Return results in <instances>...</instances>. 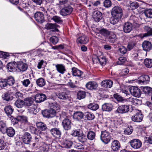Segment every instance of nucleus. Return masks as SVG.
<instances>
[{
	"label": "nucleus",
	"mask_w": 152,
	"mask_h": 152,
	"mask_svg": "<svg viewBox=\"0 0 152 152\" xmlns=\"http://www.w3.org/2000/svg\"><path fill=\"white\" fill-rule=\"evenodd\" d=\"M136 113L131 117L132 121L136 122H141L143 118V115L141 113V111L137 110L135 109H132V111Z\"/></svg>",
	"instance_id": "obj_1"
},
{
	"label": "nucleus",
	"mask_w": 152,
	"mask_h": 152,
	"mask_svg": "<svg viewBox=\"0 0 152 152\" xmlns=\"http://www.w3.org/2000/svg\"><path fill=\"white\" fill-rule=\"evenodd\" d=\"M111 139V134L107 130L101 131L100 139L105 144H107L110 141Z\"/></svg>",
	"instance_id": "obj_2"
},
{
	"label": "nucleus",
	"mask_w": 152,
	"mask_h": 152,
	"mask_svg": "<svg viewBox=\"0 0 152 152\" xmlns=\"http://www.w3.org/2000/svg\"><path fill=\"white\" fill-rule=\"evenodd\" d=\"M111 14L112 16H116L121 18L123 15V10L119 6L114 7L111 10Z\"/></svg>",
	"instance_id": "obj_3"
},
{
	"label": "nucleus",
	"mask_w": 152,
	"mask_h": 152,
	"mask_svg": "<svg viewBox=\"0 0 152 152\" xmlns=\"http://www.w3.org/2000/svg\"><path fill=\"white\" fill-rule=\"evenodd\" d=\"M129 91L131 94L134 97H139L141 95V91L137 87H131L129 88Z\"/></svg>",
	"instance_id": "obj_4"
},
{
	"label": "nucleus",
	"mask_w": 152,
	"mask_h": 152,
	"mask_svg": "<svg viewBox=\"0 0 152 152\" xmlns=\"http://www.w3.org/2000/svg\"><path fill=\"white\" fill-rule=\"evenodd\" d=\"M70 119V117L67 116L62 122V125L63 127L66 130H69L71 128V122Z\"/></svg>",
	"instance_id": "obj_5"
},
{
	"label": "nucleus",
	"mask_w": 152,
	"mask_h": 152,
	"mask_svg": "<svg viewBox=\"0 0 152 152\" xmlns=\"http://www.w3.org/2000/svg\"><path fill=\"white\" fill-rule=\"evenodd\" d=\"M131 147L134 149L140 148L142 145L141 141L138 139H134L130 142Z\"/></svg>",
	"instance_id": "obj_6"
},
{
	"label": "nucleus",
	"mask_w": 152,
	"mask_h": 152,
	"mask_svg": "<svg viewBox=\"0 0 152 152\" xmlns=\"http://www.w3.org/2000/svg\"><path fill=\"white\" fill-rule=\"evenodd\" d=\"M56 111L51 108L49 110H45L42 112L43 116L46 118H52L55 116Z\"/></svg>",
	"instance_id": "obj_7"
},
{
	"label": "nucleus",
	"mask_w": 152,
	"mask_h": 152,
	"mask_svg": "<svg viewBox=\"0 0 152 152\" xmlns=\"http://www.w3.org/2000/svg\"><path fill=\"white\" fill-rule=\"evenodd\" d=\"M129 109V106L128 105H123L119 106L115 111L116 113H127Z\"/></svg>",
	"instance_id": "obj_8"
},
{
	"label": "nucleus",
	"mask_w": 152,
	"mask_h": 152,
	"mask_svg": "<svg viewBox=\"0 0 152 152\" xmlns=\"http://www.w3.org/2000/svg\"><path fill=\"white\" fill-rule=\"evenodd\" d=\"M72 8L71 6H69L65 7L62 9L60 11V13L63 16H66L70 14L72 12Z\"/></svg>",
	"instance_id": "obj_9"
},
{
	"label": "nucleus",
	"mask_w": 152,
	"mask_h": 152,
	"mask_svg": "<svg viewBox=\"0 0 152 152\" xmlns=\"http://www.w3.org/2000/svg\"><path fill=\"white\" fill-rule=\"evenodd\" d=\"M56 96L59 99L66 100L68 98L67 92L66 91H61L56 94Z\"/></svg>",
	"instance_id": "obj_10"
},
{
	"label": "nucleus",
	"mask_w": 152,
	"mask_h": 152,
	"mask_svg": "<svg viewBox=\"0 0 152 152\" xmlns=\"http://www.w3.org/2000/svg\"><path fill=\"white\" fill-rule=\"evenodd\" d=\"M22 139L23 142L25 144H28L31 141V136L29 133L26 132L22 136Z\"/></svg>",
	"instance_id": "obj_11"
},
{
	"label": "nucleus",
	"mask_w": 152,
	"mask_h": 152,
	"mask_svg": "<svg viewBox=\"0 0 152 152\" xmlns=\"http://www.w3.org/2000/svg\"><path fill=\"white\" fill-rule=\"evenodd\" d=\"M17 66L18 69L21 72H24L26 71L28 65L25 63L23 62L22 61H18L17 63Z\"/></svg>",
	"instance_id": "obj_12"
},
{
	"label": "nucleus",
	"mask_w": 152,
	"mask_h": 152,
	"mask_svg": "<svg viewBox=\"0 0 152 152\" xmlns=\"http://www.w3.org/2000/svg\"><path fill=\"white\" fill-rule=\"evenodd\" d=\"M46 95L43 94H36L35 96V101L37 103H40L46 99Z\"/></svg>",
	"instance_id": "obj_13"
},
{
	"label": "nucleus",
	"mask_w": 152,
	"mask_h": 152,
	"mask_svg": "<svg viewBox=\"0 0 152 152\" xmlns=\"http://www.w3.org/2000/svg\"><path fill=\"white\" fill-rule=\"evenodd\" d=\"M101 84L104 88H110L112 86L113 82L110 80H106L102 81Z\"/></svg>",
	"instance_id": "obj_14"
},
{
	"label": "nucleus",
	"mask_w": 152,
	"mask_h": 152,
	"mask_svg": "<svg viewBox=\"0 0 152 152\" xmlns=\"http://www.w3.org/2000/svg\"><path fill=\"white\" fill-rule=\"evenodd\" d=\"M149 77L148 75H145L140 77L138 82L140 84H146L149 83Z\"/></svg>",
	"instance_id": "obj_15"
},
{
	"label": "nucleus",
	"mask_w": 152,
	"mask_h": 152,
	"mask_svg": "<svg viewBox=\"0 0 152 152\" xmlns=\"http://www.w3.org/2000/svg\"><path fill=\"white\" fill-rule=\"evenodd\" d=\"M34 17L35 20L40 23H42L44 20L43 14L41 12H37L35 13Z\"/></svg>",
	"instance_id": "obj_16"
},
{
	"label": "nucleus",
	"mask_w": 152,
	"mask_h": 152,
	"mask_svg": "<svg viewBox=\"0 0 152 152\" xmlns=\"http://www.w3.org/2000/svg\"><path fill=\"white\" fill-rule=\"evenodd\" d=\"M86 87L88 89L95 90L98 87V84L94 81H90L86 84Z\"/></svg>",
	"instance_id": "obj_17"
},
{
	"label": "nucleus",
	"mask_w": 152,
	"mask_h": 152,
	"mask_svg": "<svg viewBox=\"0 0 152 152\" xmlns=\"http://www.w3.org/2000/svg\"><path fill=\"white\" fill-rule=\"evenodd\" d=\"M93 17L95 21L99 22L102 18V14L98 11H94L93 13Z\"/></svg>",
	"instance_id": "obj_18"
},
{
	"label": "nucleus",
	"mask_w": 152,
	"mask_h": 152,
	"mask_svg": "<svg viewBox=\"0 0 152 152\" xmlns=\"http://www.w3.org/2000/svg\"><path fill=\"white\" fill-rule=\"evenodd\" d=\"M132 25L129 22H126L124 23L123 26L124 31L126 33L130 32L132 29Z\"/></svg>",
	"instance_id": "obj_19"
},
{
	"label": "nucleus",
	"mask_w": 152,
	"mask_h": 152,
	"mask_svg": "<svg viewBox=\"0 0 152 152\" xmlns=\"http://www.w3.org/2000/svg\"><path fill=\"white\" fill-rule=\"evenodd\" d=\"M120 144L117 140H113L111 143V148L114 151H117L120 148Z\"/></svg>",
	"instance_id": "obj_20"
},
{
	"label": "nucleus",
	"mask_w": 152,
	"mask_h": 152,
	"mask_svg": "<svg viewBox=\"0 0 152 152\" xmlns=\"http://www.w3.org/2000/svg\"><path fill=\"white\" fill-rule=\"evenodd\" d=\"M142 46L143 50L146 51H149L152 47L151 43L148 41L144 42L142 44Z\"/></svg>",
	"instance_id": "obj_21"
},
{
	"label": "nucleus",
	"mask_w": 152,
	"mask_h": 152,
	"mask_svg": "<svg viewBox=\"0 0 152 152\" xmlns=\"http://www.w3.org/2000/svg\"><path fill=\"white\" fill-rule=\"evenodd\" d=\"M51 134L54 137L59 138L60 137L61 133L59 129L57 128H54L50 130Z\"/></svg>",
	"instance_id": "obj_22"
},
{
	"label": "nucleus",
	"mask_w": 152,
	"mask_h": 152,
	"mask_svg": "<svg viewBox=\"0 0 152 152\" xmlns=\"http://www.w3.org/2000/svg\"><path fill=\"white\" fill-rule=\"evenodd\" d=\"M73 116L74 120L79 121L83 118L84 114L82 112L78 111L75 113Z\"/></svg>",
	"instance_id": "obj_23"
},
{
	"label": "nucleus",
	"mask_w": 152,
	"mask_h": 152,
	"mask_svg": "<svg viewBox=\"0 0 152 152\" xmlns=\"http://www.w3.org/2000/svg\"><path fill=\"white\" fill-rule=\"evenodd\" d=\"M113 106L111 104L105 103L102 105V109L104 111H110L112 110Z\"/></svg>",
	"instance_id": "obj_24"
},
{
	"label": "nucleus",
	"mask_w": 152,
	"mask_h": 152,
	"mask_svg": "<svg viewBox=\"0 0 152 152\" xmlns=\"http://www.w3.org/2000/svg\"><path fill=\"white\" fill-rule=\"evenodd\" d=\"M17 63L14 62L8 63L7 65V68L10 72L15 70L17 68Z\"/></svg>",
	"instance_id": "obj_25"
},
{
	"label": "nucleus",
	"mask_w": 152,
	"mask_h": 152,
	"mask_svg": "<svg viewBox=\"0 0 152 152\" xmlns=\"http://www.w3.org/2000/svg\"><path fill=\"white\" fill-rule=\"evenodd\" d=\"M36 126L39 129L42 131H45L47 129L46 125L42 122L37 123Z\"/></svg>",
	"instance_id": "obj_26"
},
{
	"label": "nucleus",
	"mask_w": 152,
	"mask_h": 152,
	"mask_svg": "<svg viewBox=\"0 0 152 152\" xmlns=\"http://www.w3.org/2000/svg\"><path fill=\"white\" fill-rule=\"evenodd\" d=\"M57 71L59 73L63 74L66 70L65 66L62 64H57L56 66Z\"/></svg>",
	"instance_id": "obj_27"
},
{
	"label": "nucleus",
	"mask_w": 152,
	"mask_h": 152,
	"mask_svg": "<svg viewBox=\"0 0 152 152\" xmlns=\"http://www.w3.org/2000/svg\"><path fill=\"white\" fill-rule=\"evenodd\" d=\"M141 54L140 51L137 50L135 51L132 55V58L136 60H142Z\"/></svg>",
	"instance_id": "obj_28"
},
{
	"label": "nucleus",
	"mask_w": 152,
	"mask_h": 152,
	"mask_svg": "<svg viewBox=\"0 0 152 152\" xmlns=\"http://www.w3.org/2000/svg\"><path fill=\"white\" fill-rule=\"evenodd\" d=\"M88 42V39L85 35L79 37L77 39V42L81 44H86Z\"/></svg>",
	"instance_id": "obj_29"
},
{
	"label": "nucleus",
	"mask_w": 152,
	"mask_h": 152,
	"mask_svg": "<svg viewBox=\"0 0 152 152\" xmlns=\"http://www.w3.org/2000/svg\"><path fill=\"white\" fill-rule=\"evenodd\" d=\"M117 38L116 35L113 32H111L109 35L108 41L111 43H114L117 41Z\"/></svg>",
	"instance_id": "obj_30"
},
{
	"label": "nucleus",
	"mask_w": 152,
	"mask_h": 152,
	"mask_svg": "<svg viewBox=\"0 0 152 152\" xmlns=\"http://www.w3.org/2000/svg\"><path fill=\"white\" fill-rule=\"evenodd\" d=\"M51 146L50 144H47L44 143L40 147V149L42 152H48L49 151Z\"/></svg>",
	"instance_id": "obj_31"
},
{
	"label": "nucleus",
	"mask_w": 152,
	"mask_h": 152,
	"mask_svg": "<svg viewBox=\"0 0 152 152\" xmlns=\"http://www.w3.org/2000/svg\"><path fill=\"white\" fill-rule=\"evenodd\" d=\"M72 72L73 75L75 76L80 77L83 74L82 72L75 67L72 68Z\"/></svg>",
	"instance_id": "obj_32"
},
{
	"label": "nucleus",
	"mask_w": 152,
	"mask_h": 152,
	"mask_svg": "<svg viewBox=\"0 0 152 152\" xmlns=\"http://www.w3.org/2000/svg\"><path fill=\"white\" fill-rule=\"evenodd\" d=\"M36 82L37 85L40 87L43 86L46 83L45 80L42 77L39 78L36 80Z\"/></svg>",
	"instance_id": "obj_33"
},
{
	"label": "nucleus",
	"mask_w": 152,
	"mask_h": 152,
	"mask_svg": "<svg viewBox=\"0 0 152 152\" xmlns=\"http://www.w3.org/2000/svg\"><path fill=\"white\" fill-rule=\"evenodd\" d=\"M4 110L6 114L8 116L11 115L13 111V109L10 105L5 106Z\"/></svg>",
	"instance_id": "obj_34"
},
{
	"label": "nucleus",
	"mask_w": 152,
	"mask_h": 152,
	"mask_svg": "<svg viewBox=\"0 0 152 152\" xmlns=\"http://www.w3.org/2000/svg\"><path fill=\"white\" fill-rule=\"evenodd\" d=\"M6 130L7 135L10 137H13L15 134V130L12 127L7 128Z\"/></svg>",
	"instance_id": "obj_35"
},
{
	"label": "nucleus",
	"mask_w": 152,
	"mask_h": 152,
	"mask_svg": "<svg viewBox=\"0 0 152 152\" xmlns=\"http://www.w3.org/2000/svg\"><path fill=\"white\" fill-rule=\"evenodd\" d=\"M142 91L147 95H152V88L148 86L143 87Z\"/></svg>",
	"instance_id": "obj_36"
},
{
	"label": "nucleus",
	"mask_w": 152,
	"mask_h": 152,
	"mask_svg": "<svg viewBox=\"0 0 152 152\" xmlns=\"http://www.w3.org/2000/svg\"><path fill=\"white\" fill-rule=\"evenodd\" d=\"M33 99L31 97L26 98L25 99L24 102V105L28 106H30L33 105Z\"/></svg>",
	"instance_id": "obj_37"
},
{
	"label": "nucleus",
	"mask_w": 152,
	"mask_h": 152,
	"mask_svg": "<svg viewBox=\"0 0 152 152\" xmlns=\"http://www.w3.org/2000/svg\"><path fill=\"white\" fill-rule=\"evenodd\" d=\"M86 120H91L94 119V115L93 113L89 112H86L85 113Z\"/></svg>",
	"instance_id": "obj_38"
},
{
	"label": "nucleus",
	"mask_w": 152,
	"mask_h": 152,
	"mask_svg": "<svg viewBox=\"0 0 152 152\" xmlns=\"http://www.w3.org/2000/svg\"><path fill=\"white\" fill-rule=\"evenodd\" d=\"M3 100L7 101H9L12 99V96L10 94L8 93H4L2 96Z\"/></svg>",
	"instance_id": "obj_39"
},
{
	"label": "nucleus",
	"mask_w": 152,
	"mask_h": 152,
	"mask_svg": "<svg viewBox=\"0 0 152 152\" xmlns=\"http://www.w3.org/2000/svg\"><path fill=\"white\" fill-rule=\"evenodd\" d=\"M45 28L47 29H51L53 31H56L57 30L56 24L51 23L47 24Z\"/></svg>",
	"instance_id": "obj_40"
},
{
	"label": "nucleus",
	"mask_w": 152,
	"mask_h": 152,
	"mask_svg": "<svg viewBox=\"0 0 152 152\" xmlns=\"http://www.w3.org/2000/svg\"><path fill=\"white\" fill-rule=\"evenodd\" d=\"M95 132L91 131L88 132L87 135L88 139L91 140H94L95 138Z\"/></svg>",
	"instance_id": "obj_41"
},
{
	"label": "nucleus",
	"mask_w": 152,
	"mask_h": 152,
	"mask_svg": "<svg viewBox=\"0 0 152 152\" xmlns=\"http://www.w3.org/2000/svg\"><path fill=\"white\" fill-rule=\"evenodd\" d=\"M31 129L32 133L36 135L37 136H40L43 133L40 130L37 129L34 127H32Z\"/></svg>",
	"instance_id": "obj_42"
},
{
	"label": "nucleus",
	"mask_w": 152,
	"mask_h": 152,
	"mask_svg": "<svg viewBox=\"0 0 152 152\" xmlns=\"http://www.w3.org/2000/svg\"><path fill=\"white\" fill-rule=\"evenodd\" d=\"M111 32L104 28H102L99 31V32L100 34L106 37L109 36Z\"/></svg>",
	"instance_id": "obj_43"
},
{
	"label": "nucleus",
	"mask_w": 152,
	"mask_h": 152,
	"mask_svg": "<svg viewBox=\"0 0 152 152\" xmlns=\"http://www.w3.org/2000/svg\"><path fill=\"white\" fill-rule=\"evenodd\" d=\"M88 108L93 110H96L98 109L99 107V105L95 103H92L90 104L88 106Z\"/></svg>",
	"instance_id": "obj_44"
},
{
	"label": "nucleus",
	"mask_w": 152,
	"mask_h": 152,
	"mask_svg": "<svg viewBox=\"0 0 152 152\" xmlns=\"http://www.w3.org/2000/svg\"><path fill=\"white\" fill-rule=\"evenodd\" d=\"M30 106L31 107H28V110L31 113L36 114L37 113V111L36 109L37 107L34 104H33Z\"/></svg>",
	"instance_id": "obj_45"
},
{
	"label": "nucleus",
	"mask_w": 152,
	"mask_h": 152,
	"mask_svg": "<svg viewBox=\"0 0 152 152\" xmlns=\"http://www.w3.org/2000/svg\"><path fill=\"white\" fill-rule=\"evenodd\" d=\"M25 102L24 101L20 100L18 99L15 102V105L18 108H22L24 105Z\"/></svg>",
	"instance_id": "obj_46"
},
{
	"label": "nucleus",
	"mask_w": 152,
	"mask_h": 152,
	"mask_svg": "<svg viewBox=\"0 0 152 152\" xmlns=\"http://www.w3.org/2000/svg\"><path fill=\"white\" fill-rule=\"evenodd\" d=\"M121 18L116 16H112L110 20V22L113 25L115 24L118 22L119 20Z\"/></svg>",
	"instance_id": "obj_47"
},
{
	"label": "nucleus",
	"mask_w": 152,
	"mask_h": 152,
	"mask_svg": "<svg viewBox=\"0 0 152 152\" xmlns=\"http://www.w3.org/2000/svg\"><path fill=\"white\" fill-rule=\"evenodd\" d=\"M78 140L80 142L83 143L86 141L87 139L83 132L78 137Z\"/></svg>",
	"instance_id": "obj_48"
},
{
	"label": "nucleus",
	"mask_w": 152,
	"mask_h": 152,
	"mask_svg": "<svg viewBox=\"0 0 152 152\" xmlns=\"http://www.w3.org/2000/svg\"><path fill=\"white\" fill-rule=\"evenodd\" d=\"M144 64L147 67L151 68L152 67V60L145 59L144 61Z\"/></svg>",
	"instance_id": "obj_49"
},
{
	"label": "nucleus",
	"mask_w": 152,
	"mask_h": 152,
	"mask_svg": "<svg viewBox=\"0 0 152 152\" xmlns=\"http://www.w3.org/2000/svg\"><path fill=\"white\" fill-rule=\"evenodd\" d=\"M113 96L118 102L125 103V99H124L122 96L118 95L117 94H114L113 95Z\"/></svg>",
	"instance_id": "obj_50"
},
{
	"label": "nucleus",
	"mask_w": 152,
	"mask_h": 152,
	"mask_svg": "<svg viewBox=\"0 0 152 152\" xmlns=\"http://www.w3.org/2000/svg\"><path fill=\"white\" fill-rule=\"evenodd\" d=\"M86 94L85 91H80L77 94V98L79 99H81L85 98Z\"/></svg>",
	"instance_id": "obj_51"
},
{
	"label": "nucleus",
	"mask_w": 152,
	"mask_h": 152,
	"mask_svg": "<svg viewBox=\"0 0 152 152\" xmlns=\"http://www.w3.org/2000/svg\"><path fill=\"white\" fill-rule=\"evenodd\" d=\"M82 132H83L80 130H75L72 131L71 134L73 136L78 137Z\"/></svg>",
	"instance_id": "obj_52"
},
{
	"label": "nucleus",
	"mask_w": 152,
	"mask_h": 152,
	"mask_svg": "<svg viewBox=\"0 0 152 152\" xmlns=\"http://www.w3.org/2000/svg\"><path fill=\"white\" fill-rule=\"evenodd\" d=\"M145 16L148 18H152V9L145 10L144 12Z\"/></svg>",
	"instance_id": "obj_53"
},
{
	"label": "nucleus",
	"mask_w": 152,
	"mask_h": 152,
	"mask_svg": "<svg viewBox=\"0 0 152 152\" xmlns=\"http://www.w3.org/2000/svg\"><path fill=\"white\" fill-rule=\"evenodd\" d=\"M72 141L66 140L64 142V146L66 148H70L72 146Z\"/></svg>",
	"instance_id": "obj_54"
},
{
	"label": "nucleus",
	"mask_w": 152,
	"mask_h": 152,
	"mask_svg": "<svg viewBox=\"0 0 152 152\" xmlns=\"http://www.w3.org/2000/svg\"><path fill=\"white\" fill-rule=\"evenodd\" d=\"M59 39L58 37L56 36H53L51 37L50 39V42L54 45L56 44L58 41Z\"/></svg>",
	"instance_id": "obj_55"
},
{
	"label": "nucleus",
	"mask_w": 152,
	"mask_h": 152,
	"mask_svg": "<svg viewBox=\"0 0 152 152\" xmlns=\"http://www.w3.org/2000/svg\"><path fill=\"white\" fill-rule=\"evenodd\" d=\"M126 60V58L124 57H120L118 60L117 62V64L118 65H122Z\"/></svg>",
	"instance_id": "obj_56"
},
{
	"label": "nucleus",
	"mask_w": 152,
	"mask_h": 152,
	"mask_svg": "<svg viewBox=\"0 0 152 152\" xmlns=\"http://www.w3.org/2000/svg\"><path fill=\"white\" fill-rule=\"evenodd\" d=\"M7 85L9 86H11L13 85L15 83V80L13 77L12 76L9 77L6 80Z\"/></svg>",
	"instance_id": "obj_57"
},
{
	"label": "nucleus",
	"mask_w": 152,
	"mask_h": 152,
	"mask_svg": "<svg viewBox=\"0 0 152 152\" xmlns=\"http://www.w3.org/2000/svg\"><path fill=\"white\" fill-rule=\"evenodd\" d=\"M7 127L5 123L2 121H0V131H5Z\"/></svg>",
	"instance_id": "obj_58"
},
{
	"label": "nucleus",
	"mask_w": 152,
	"mask_h": 152,
	"mask_svg": "<svg viewBox=\"0 0 152 152\" xmlns=\"http://www.w3.org/2000/svg\"><path fill=\"white\" fill-rule=\"evenodd\" d=\"M132 127V126L128 127L124 131V133L125 134L129 135L130 134L133 132Z\"/></svg>",
	"instance_id": "obj_59"
},
{
	"label": "nucleus",
	"mask_w": 152,
	"mask_h": 152,
	"mask_svg": "<svg viewBox=\"0 0 152 152\" xmlns=\"http://www.w3.org/2000/svg\"><path fill=\"white\" fill-rule=\"evenodd\" d=\"M18 120L24 123L25 124H28L27 118L26 117L23 116H19L18 117Z\"/></svg>",
	"instance_id": "obj_60"
},
{
	"label": "nucleus",
	"mask_w": 152,
	"mask_h": 152,
	"mask_svg": "<svg viewBox=\"0 0 152 152\" xmlns=\"http://www.w3.org/2000/svg\"><path fill=\"white\" fill-rule=\"evenodd\" d=\"M21 83L25 87H27L31 83V82L28 79H25L23 81H22Z\"/></svg>",
	"instance_id": "obj_61"
},
{
	"label": "nucleus",
	"mask_w": 152,
	"mask_h": 152,
	"mask_svg": "<svg viewBox=\"0 0 152 152\" xmlns=\"http://www.w3.org/2000/svg\"><path fill=\"white\" fill-rule=\"evenodd\" d=\"M104 6L106 8H109L111 6V2L110 0H105L103 2Z\"/></svg>",
	"instance_id": "obj_62"
},
{
	"label": "nucleus",
	"mask_w": 152,
	"mask_h": 152,
	"mask_svg": "<svg viewBox=\"0 0 152 152\" xmlns=\"http://www.w3.org/2000/svg\"><path fill=\"white\" fill-rule=\"evenodd\" d=\"M139 6L138 3L136 2H133L130 4V7L132 10H134L137 8Z\"/></svg>",
	"instance_id": "obj_63"
},
{
	"label": "nucleus",
	"mask_w": 152,
	"mask_h": 152,
	"mask_svg": "<svg viewBox=\"0 0 152 152\" xmlns=\"http://www.w3.org/2000/svg\"><path fill=\"white\" fill-rule=\"evenodd\" d=\"M52 19L56 22L60 23L62 22L60 17L57 16H54L52 18Z\"/></svg>",
	"instance_id": "obj_64"
}]
</instances>
